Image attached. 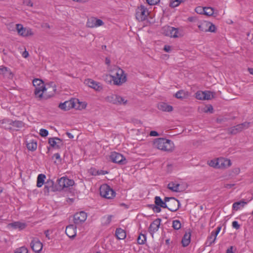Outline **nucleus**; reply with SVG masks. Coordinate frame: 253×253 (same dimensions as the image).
Segmentation results:
<instances>
[{"instance_id": "f257e3e1", "label": "nucleus", "mask_w": 253, "mask_h": 253, "mask_svg": "<svg viewBox=\"0 0 253 253\" xmlns=\"http://www.w3.org/2000/svg\"><path fill=\"white\" fill-rule=\"evenodd\" d=\"M154 148L166 152H171L174 149V144L171 140L161 137L156 138L153 142Z\"/></svg>"}, {"instance_id": "f03ea898", "label": "nucleus", "mask_w": 253, "mask_h": 253, "mask_svg": "<svg viewBox=\"0 0 253 253\" xmlns=\"http://www.w3.org/2000/svg\"><path fill=\"white\" fill-rule=\"evenodd\" d=\"M111 74L107 75V77L112 79L115 85H121L126 81V77L124 71L117 66H114L113 70L110 71Z\"/></svg>"}, {"instance_id": "7ed1b4c3", "label": "nucleus", "mask_w": 253, "mask_h": 253, "mask_svg": "<svg viewBox=\"0 0 253 253\" xmlns=\"http://www.w3.org/2000/svg\"><path fill=\"white\" fill-rule=\"evenodd\" d=\"M33 84L35 87L34 95L35 97L39 100H42L45 84L42 80L39 79L33 80Z\"/></svg>"}, {"instance_id": "20e7f679", "label": "nucleus", "mask_w": 253, "mask_h": 253, "mask_svg": "<svg viewBox=\"0 0 253 253\" xmlns=\"http://www.w3.org/2000/svg\"><path fill=\"white\" fill-rule=\"evenodd\" d=\"M105 100L107 102L116 105H125L127 102L125 97L114 94L108 95L105 97Z\"/></svg>"}, {"instance_id": "39448f33", "label": "nucleus", "mask_w": 253, "mask_h": 253, "mask_svg": "<svg viewBox=\"0 0 253 253\" xmlns=\"http://www.w3.org/2000/svg\"><path fill=\"white\" fill-rule=\"evenodd\" d=\"M100 194L102 197L106 199H112L116 195L114 190L107 184H103L100 186Z\"/></svg>"}, {"instance_id": "423d86ee", "label": "nucleus", "mask_w": 253, "mask_h": 253, "mask_svg": "<svg viewBox=\"0 0 253 253\" xmlns=\"http://www.w3.org/2000/svg\"><path fill=\"white\" fill-rule=\"evenodd\" d=\"M149 15V10L144 5H141L136 9V18L139 21H143L146 20Z\"/></svg>"}, {"instance_id": "0eeeda50", "label": "nucleus", "mask_w": 253, "mask_h": 253, "mask_svg": "<svg viewBox=\"0 0 253 253\" xmlns=\"http://www.w3.org/2000/svg\"><path fill=\"white\" fill-rule=\"evenodd\" d=\"M58 187L57 190H63L74 185L75 182L73 180L70 179L66 176H63L57 179Z\"/></svg>"}, {"instance_id": "6e6552de", "label": "nucleus", "mask_w": 253, "mask_h": 253, "mask_svg": "<svg viewBox=\"0 0 253 253\" xmlns=\"http://www.w3.org/2000/svg\"><path fill=\"white\" fill-rule=\"evenodd\" d=\"M163 33L166 36L171 38H176L182 36V33L179 32L178 28L169 26H166L163 28Z\"/></svg>"}, {"instance_id": "1a4fd4ad", "label": "nucleus", "mask_w": 253, "mask_h": 253, "mask_svg": "<svg viewBox=\"0 0 253 253\" xmlns=\"http://www.w3.org/2000/svg\"><path fill=\"white\" fill-rule=\"evenodd\" d=\"M110 158L112 162L119 165H124L127 163L126 158L123 155L116 152L111 153Z\"/></svg>"}, {"instance_id": "9d476101", "label": "nucleus", "mask_w": 253, "mask_h": 253, "mask_svg": "<svg viewBox=\"0 0 253 253\" xmlns=\"http://www.w3.org/2000/svg\"><path fill=\"white\" fill-rule=\"evenodd\" d=\"M56 90V86L54 83H51L46 84L44 89L43 99H47L53 96Z\"/></svg>"}, {"instance_id": "9b49d317", "label": "nucleus", "mask_w": 253, "mask_h": 253, "mask_svg": "<svg viewBox=\"0 0 253 253\" xmlns=\"http://www.w3.org/2000/svg\"><path fill=\"white\" fill-rule=\"evenodd\" d=\"M165 201L168 202L166 208L171 211H176L179 208V201L174 198L166 197Z\"/></svg>"}, {"instance_id": "f8f14e48", "label": "nucleus", "mask_w": 253, "mask_h": 253, "mask_svg": "<svg viewBox=\"0 0 253 253\" xmlns=\"http://www.w3.org/2000/svg\"><path fill=\"white\" fill-rule=\"evenodd\" d=\"M250 123L248 122H244L242 124H239L229 128L228 132L232 134H236L248 128L250 126Z\"/></svg>"}, {"instance_id": "ddd939ff", "label": "nucleus", "mask_w": 253, "mask_h": 253, "mask_svg": "<svg viewBox=\"0 0 253 253\" xmlns=\"http://www.w3.org/2000/svg\"><path fill=\"white\" fill-rule=\"evenodd\" d=\"M16 30L18 34L22 37H28L33 36L34 33L30 28H24L23 25L20 24L16 25Z\"/></svg>"}, {"instance_id": "4468645a", "label": "nucleus", "mask_w": 253, "mask_h": 253, "mask_svg": "<svg viewBox=\"0 0 253 253\" xmlns=\"http://www.w3.org/2000/svg\"><path fill=\"white\" fill-rule=\"evenodd\" d=\"M48 143L52 148L55 149H60L63 146L62 140L56 137L49 138Z\"/></svg>"}, {"instance_id": "2eb2a0df", "label": "nucleus", "mask_w": 253, "mask_h": 253, "mask_svg": "<svg viewBox=\"0 0 253 253\" xmlns=\"http://www.w3.org/2000/svg\"><path fill=\"white\" fill-rule=\"evenodd\" d=\"M76 102L77 101L75 99H71L64 103H60L59 105V107L65 111L69 110L71 108H76Z\"/></svg>"}, {"instance_id": "dca6fc26", "label": "nucleus", "mask_w": 253, "mask_h": 253, "mask_svg": "<svg viewBox=\"0 0 253 253\" xmlns=\"http://www.w3.org/2000/svg\"><path fill=\"white\" fill-rule=\"evenodd\" d=\"M30 245L33 251L36 253H40L43 247L42 244L38 238H33Z\"/></svg>"}, {"instance_id": "f3484780", "label": "nucleus", "mask_w": 253, "mask_h": 253, "mask_svg": "<svg viewBox=\"0 0 253 253\" xmlns=\"http://www.w3.org/2000/svg\"><path fill=\"white\" fill-rule=\"evenodd\" d=\"M84 84L89 87L93 88L96 91H100L103 88L102 86L99 83L95 82L90 79L85 80Z\"/></svg>"}, {"instance_id": "a211bd4d", "label": "nucleus", "mask_w": 253, "mask_h": 253, "mask_svg": "<svg viewBox=\"0 0 253 253\" xmlns=\"http://www.w3.org/2000/svg\"><path fill=\"white\" fill-rule=\"evenodd\" d=\"M104 24V22L101 19L95 17H91L88 19L86 25L88 27L94 28L101 26Z\"/></svg>"}, {"instance_id": "6ab92c4d", "label": "nucleus", "mask_w": 253, "mask_h": 253, "mask_svg": "<svg viewBox=\"0 0 253 253\" xmlns=\"http://www.w3.org/2000/svg\"><path fill=\"white\" fill-rule=\"evenodd\" d=\"M87 214L84 211L76 213L74 216V222L75 224H80L85 221Z\"/></svg>"}, {"instance_id": "aec40b11", "label": "nucleus", "mask_w": 253, "mask_h": 253, "mask_svg": "<svg viewBox=\"0 0 253 253\" xmlns=\"http://www.w3.org/2000/svg\"><path fill=\"white\" fill-rule=\"evenodd\" d=\"M27 226L26 223L20 221H15L12 223L8 224L7 228L8 229L12 228L13 229H18L22 230L25 229Z\"/></svg>"}, {"instance_id": "412c9836", "label": "nucleus", "mask_w": 253, "mask_h": 253, "mask_svg": "<svg viewBox=\"0 0 253 253\" xmlns=\"http://www.w3.org/2000/svg\"><path fill=\"white\" fill-rule=\"evenodd\" d=\"M218 169H225L231 166L230 160L224 158H217Z\"/></svg>"}, {"instance_id": "4be33fe9", "label": "nucleus", "mask_w": 253, "mask_h": 253, "mask_svg": "<svg viewBox=\"0 0 253 253\" xmlns=\"http://www.w3.org/2000/svg\"><path fill=\"white\" fill-rule=\"evenodd\" d=\"M161 219L160 218H157L151 223L149 229L151 233L153 234L158 230L161 224Z\"/></svg>"}, {"instance_id": "5701e85b", "label": "nucleus", "mask_w": 253, "mask_h": 253, "mask_svg": "<svg viewBox=\"0 0 253 253\" xmlns=\"http://www.w3.org/2000/svg\"><path fill=\"white\" fill-rule=\"evenodd\" d=\"M54 185V181L52 180H48L45 183V185L43 189V192L45 194H48L49 191L50 190L55 191L57 190L56 189L54 188L53 187Z\"/></svg>"}, {"instance_id": "b1692460", "label": "nucleus", "mask_w": 253, "mask_h": 253, "mask_svg": "<svg viewBox=\"0 0 253 253\" xmlns=\"http://www.w3.org/2000/svg\"><path fill=\"white\" fill-rule=\"evenodd\" d=\"M76 227L74 225H69L67 226L65 230L67 235L71 238L76 236Z\"/></svg>"}, {"instance_id": "393cba45", "label": "nucleus", "mask_w": 253, "mask_h": 253, "mask_svg": "<svg viewBox=\"0 0 253 253\" xmlns=\"http://www.w3.org/2000/svg\"><path fill=\"white\" fill-rule=\"evenodd\" d=\"M158 108L163 112H170L172 111L173 107L165 102H160L158 104Z\"/></svg>"}, {"instance_id": "a878e982", "label": "nucleus", "mask_w": 253, "mask_h": 253, "mask_svg": "<svg viewBox=\"0 0 253 253\" xmlns=\"http://www.w3.org/2000/svg\"><path fill=\"white\" fill-rule=\"evenodd\" d=\"M189 93L184 90H180L175 94V97L178 99H183L187 98Z\"/></svg>"}, {"instance_id": "bb28decb", "label": "nucleus", "mask_w": 253, "mask_h": 253, "mask_svg": "<svg viewBox=\"0 0 253 253\" xmlns=\"http://www.w3.org/2000/svg\"><path fill=\"white\" fill-rule=\"evenodd\" d=\"M191 241V233L190 232H186L184 234L182 241L181 243L182 244V245L183 247H187L189 243H190Z\"/></svg>"}, {"instance_id": "cd10ccee", "label": "nucleus", "mask_w": 253, "mask_h": 253, "mask_svg": "<svg viewBox=\"0 0 253 253\" xmlns=\"http://www.w3.org/2000/svg\"><path fill=\"white\" fill-rule=\"evenodd\" d=\"M180 184L176 182H171L168 185V188L173 192H179Z\"/></svg>"}, {"instance_id": "c85d7f7f", "label": "nucleus", "mask_w": 253, "mask_h": 253, "mask_svg": "<svg viewBox=\"0 0 253 253\" xmlns=\"http://www.w3.org/2000/svg\"><path fill=\"white\" fill-rule=\"evenodd\" d=\"M167 202L165 201V199H164V201H163L159 196H156L155 198V203L156 205L161 208H166V207H167Z\"/></svg>"}, {"instance_id": "c756f323", "label": "nucleus", "mask_w": 253, "mask_h": 253, "mask_svg": "<svg viewBox=\"0 0 253 253\" xmlns=\"http://www.w3.org/2000/svg\"><path fill=\"white\" fill-rule=\"evenodd\" d=\"M27 149L31 151H35L37 148V143L35 140H30L29 142H27Z\"/></svg>"}, {"instance_id": "7c9ffc66", "label": "nucleus", "mask_w": 253, "mask_h": 253, "mask_svg": "<svg viewBox=\"0 0 253 253\" xmlns=\"http://www.w3.org/2000/svg\"><path fill=\"white\" fill-rule=\"evenodd\" d=\"M46 178L44 174H40L38 175L37 181V186L38 187H41L44 183V180Z\"/></svg>"}, {"instance_id": "2f4dec72", "label": "nucleus", "mask_w": 253, "mask_h": 253, "mask_svg": "<svg viewBox=\"0 0 253 253\" xmlns=\"http://www.w3.org/2000/svg\"><path fill=\"white\" fill-rule=\"evenodd\" d=\"M116 236L119 240L124 239L126 237V232L121 228L117 229L116 231Z\"/></svg>"}, {"instance_id": "473e14b6", "label": "nucleus", "mask_w": 253, "mask_h": 253, "mask_svg": "<svg viewBox=\"0 0 253 253\" xmlns=\"http://www.w3.org/2000/svg\"><path fill=\"white\" fill-rule=\"evenodd\" d=\"M208 24H209V22L204 21L200 22L198 24V27L200 31L204 32H208Z\"/></svg>"}, {"instance_id": "72a5a7b5", "label": "nucleus", "mask_w": 253, "mask_h": 253, "mask_svg": "<svg viewBox=\"0 0 253 253\" xmlns=\"http://www.w3.org/2000/svg\"><path fill=\"white\" fill-rule=\"evenodd\" d=\"M246 204L247 202L243 201L235 202L232 205L233 210L238 211L241 207H243Z\"/></svg>"}, {"instance_id": "f704fd0d", "label": "nucleus", "mask_w": 253, "mask_h": 253, "mask_svg": "<svg viewBox=\"0 0 253 253\" xmlns=\"http://www.w3.org/2000/svg\"><path fill=\"white\" fill-rule=\"evenodd\" d=\"M214 234L215 233L212 231L210 236L208 237V241L207 242V244H208V246H210L214 243L217 236V235H215Z\"/></svg>"}, {"instance_id": "c9c22d12", "label": "nucleus", "mask_w": 253, "mask_h": 253, "mask_svg": "<svg viewBox=\"0 0 253 253\" xmlns=\"http://www.w3.org/2000/svg\"><path fill=\"white\" fill-rule=\"evenodd\" d=\"M76 108L77 109L82 110L86 108L87 104L85 102H80L78 99H76Z\"/></svg>"}, {"instance_id": "e433bc0d", "label": "nucleus", "mask_w": 253, "mask_h": 253, "mask_svg": "<svg viewBox=\"0 0 253 253\" xmlns=\"http://www.w3.org/2000/svg\"><path fill=\"white\" fill-rule=\"evenodd\" d=\"M113 216L111 215H108L103 217L102 219V222L104 225H107L110 223Z\"/></svg>"}, {"instance_id": "4c0bfd02", "label": "nucleus", "mask_w": 253, "mask_h": 253, "mask_svg": "<svg viewBox=\"0 0 253 253\" xmlns=\"http://www.w3.org/2000/svg\"><path fill=\"white\" fill-rule=\"evenodd\" d=\"M146 241V236L145 234L141 233L137 238V243L140 245L145 244Z\"/></svg>"}, {"instance_id": "58836bf2", "label": "nucleus", "mask_w": 253, "mask_h": 253, "mask_svg": "<svg viewBox=\"0 0 253 253\" xmlns=\"http://www.w3.org/2000/svg\"><path fill=\"white\" fill-rule=\"evenodd\" d=\"M204 14L208 16H212L214 13V9L211 7H204Z\"/></svg>"}, {"instance_id": "ea45409f", "label": "nucleus", "mask_w": 253, "mask_h": 253, "mask_svg": "<svg viewBox=\"0 0 253 253\" xmlns=\"http://www.w3.org/2000/svg\"><path fill=\"white\" fill-rule=\"evenodd\" d=\"M10 125L16 128H21L24 126V123L20 121H11Z\"/></svg>"}, {"instance_id": "a19ab883", "label": "nucleus", "mask_w": 253, "mask_h": 253, "mask_svg": "<svg viewBox=\"0 0 253 253\" xmlns=\"http://www.w3.org/2000/svg\"><path fill=\"white\" fill-rule=\"evenodd\" d=\"M8 73H11L10 69L3 65L0 66V74L5 75Z\"/></svg>"}, {"instance_id": "79ce46f5", "label": "nucleus", "mask_w": 253, "mask_h": 253, "mask_svg": "<svg viewBox=\"0 0 253 253\" xmlns=\"http://www.w3.org/2000/svg\"><path fill=\"white\" fill-rule=\"evenodd\" d=\"M214 97L213 93L210 91H204V100H210Z\"/></svg>"}, {"instance_id": "37998d69", "label": "nucleus", "mask_w": 253, "mask_h": 253, "mask_svg": "<svg viewBox=\"0 0 253 253\" xmlns=\"http://www.w3.org/2000/svg\"><path fill=\"white\" fill-rule=\"evenodd\" d=\"M172 227L175 230H178L181 228V224L179 220H174L172 221Z\"/></svg>"}, {"instance_id": "c03bdc74", "label": "nucleus", "mask_w": 253, "mask_h": 253, "mask_svg": "<svg viewBox=\"0 0 253 253\" xmlns=\"http://www.w3.org/2000/svg\"><path fill=\"white\" fill-rule=\"evenodd\" d=\"M195 97L198 100H204V91H198L195 93Z\"/></svg>"}, {"instance_id": "a18cd8bd", "label": "nucleus", "mask_w": 253, "mask_h": 253, "mask_svg": "<svg viewBox=\"0 0 253 253\" xmlns=\"http://www.w3.org/2000/svg\"><path fill=\"white\" fill-rule=\"evenodd\" d=\"M182 1H183V0H174L171 1L170 6L172 7H175L178 6Z\"/></svg>"}, {"instance_id": "49530a36", "label": "nucleus", "mask_w": 253, "mask_h": 253, "mask_svg": "<svg viewBox=\"0 0 253 253\" xmlns=\"http://www.w3.org/2000/svg\"><path fill=\"white\" fill-rule=\"evenodd\" d=\"M217 162H218L217 159H213V160H211L209 162V165L211 167H213L215 168H218Z\"/></svg>"}, {"instance_id": "de8ad7c7", "label": "nucleus", "mask_w": 253, "mask_h": 253, "mask_svg": "<svg viewBox=\"0 0 253 253\" xmlns=\"http://www.w3.org/2000/svg\"><path fill=\"white\" fill-rule=\"evenodd\" d=\"M28 251L26 248L22 247L19 249H17L15 253H28Z\"/></svg>"}, {"instance_id": "09e8293b", "label": "nucleus", "mask_w": 253, "mask_h": 253, "mask_svg": "<svg viewBox=\"0 0 253 253\" xmlns=\"http://www.w3.org/2000/svg\"><path fill=\"white\" fill-rule=\"evenodd\" d=\"M208 25V32H214L216 29L215 25L210 22Z\"/></svg>"}, {"instance_id": "8fccbe9b", "label": "nucleus", "mask_w": 253, "mask_h": 253, "mask_svg": "<svg viewBox=\"0 0 253 253\" xmlns=\"http://www.w3.org/2000/svg\"><path fill=\"white\" fill-rule=\"evenodd\" d=\"M195 12L200 14H204V7L201 6H197L195 9Z\"/></svg>"}, {"instance_id": "3c124183", "label": "nucleus", "mask_w": 253, "mask_h": 253, "mask_svg": "<svg viewBox=\"0 0 253 253\" xmlns=\"http://www.w3.org/2000/svg\"><path fill=\"white\" fill-rule=\"evenodd\" d=\"M40 135L42 137H46L48 135V131L47 130L43 128H41L40 130Z\"/></svg>"}, {"instance_id": "603ef678", "label": "nucleus", "mask_w": 253, "mask_h": 253, "mask_svg": "<svg viewBox=\"0 0 253 253\" xmlns=\"http://www.w3.org/2000/svg\"><path fill=\"white\" fill-rule=\"evenodd\" d=\"M146 1L149 5H153L157 4L160 0H146Z\"/></svg>"}, {"instance_id": "864d4df0", "label": "nucleus", "mask_w": 253, "mask_h": 253, "mask_svg": "<svg viewBox=\"0 0 253 253\" xmlns=\"http://www.w3.org/2000/svg\"><path fill=\"white\" fill-rule=\"evenodd\" d=\"M213 110V108L212 107V106L211 105H210V106H208L207 107H206L204 109V112H206V113H207V112H212Z\"/></svg>"}, {"instance_id": "5fc2aeb1", "label": "nucleus", "mask_w": 253, "mask_h": 253, "mask_svg": "<svg viewBox=\"0 0 253 253\" xmlns=\"http://www.w3.org/2000/svg\"><path fill=\"white\" fill-rule=\"evenodd\" d=\"M232 227L236 229H238L240 228V225L239 224L238 221H234L232 223Z\"/></svg>"}, {"instance_id": "6e6d98bb", "label": "nucleus", "mask_w": 253, "mask_h": 253, "mask_svg": "<svg viewBox=\"0 0 253 253\" xmlns=\"http://www.w3.org/2000/svg\"><path fill=\"white\" fill-rule=\"evenodd\" d=\"M53 158L55 159L58 162H61V161L60 155L59 153L54 154L53 156Z\"/></svg>"}, {"instance_id": "4d7b16f0", "label": "nucleus", "mask_w": 253, "mask_h": 253, "mask_svg": "<svg viewBox=\"0 0 253 253\" xmlns=\"http://www.w3.org/2000/svg\"><path fill=\"white\" fill-rule=\"evenodd\" d=\"M23 3L27 6H32L33 3L31 2L30 0H24Z\"/></svg>"}, {"instance_id": "13d9d810", "label": "nucleus", "mask_w": 253, "mask_h": 253, "mask_svg": "<svg viewBox=\"0 0 253 253\" xmlns=\"http://www.w3.org/2000/svg\"><path fill=\"white\" fill-rule=\"evenodd\" d=\"M150 136H158L159 135V133L155 130H152L150 132Z\"/></svg>"}, {"instance_id": "bf43d9fd", "label": "nucleus", "mask_w": 253, "mask_h": 253, "mask_svg": "<svg viewBox=\"0 0 253 253\" xmlns=\"http://www.w3.org/2000/svg\"><path fill=\"white\" fill-rule=\"evenodd\" d=\"M153 211L156 212H160L161 211V207L158 206H155L153 208Z\"/></svg>"}, {"instance_id": "052dcab7", "label": "nucleus", "mask_w": 253, "mask_h": 253, "mask_svg": "<svg viewBox=\"0 0 253 253\" xmlns=\"http://www.w3.org/2000/svg\"><path fill=\"white\" fill-rule=\"evenodd\" d=\"M164 49L166 52H169L171 51V47L169 45H166Z\"/></svg>"}, {"instance_id": "680f3d73", "label": "nucleus", "mask_w": 253, "mask_h": 253, "mask_svg": "<svg viewBox=\"0 0 253 253\" xmlns=\"http://www.w3.org/2000/svg\"><path fill=\"white\" fill-rule=\"evenodd\" d=\"M221 230V227H218L217 228H216V230L215 231H212L215 234V235H217L218 234V233H219L220 231Z\"/></svg>"}, {"instance_id": "e2e57ef3", "label": "nucleus", "mask_w": 253, "mask_h": 253, "mask_svg": "<svg viewBox=\"0 0 253 253\" xmlns=\"http://www.w3.org/2000/svg\"><path fill=\"white\" fill-rule=\"evenodd\" d=\"M29 56V53L26 50H25L22 53V56L24 58H27Z\"/></svg>"}, {"instance_id": "0e129e2a", "label": "nucleus", "mask_w": 253, "mask_h": 253, "mask_svg": "<svg viewBox=\"0 0 253 253\" xmlns=\"http://www.w3.org/2000/svg\"><path fill=\"white\" fill-rule=\"evenodd\" d=\"M226 253H233V247H230L227 250Z\"/></svg>"}, {"instance_id": "69168bd1", "label": "nucleus", "mask_w": 253, "mask_h": 253, "mask_svg": "<svg viewBox=\"0 0 253 253\" xmlns=\"http://www.w3.org/2000/svg\"><path fill=\"white\" fill-rule=\"evenodd\" d=\"M66 134L67 135L68 137L69 138H71V139H72V138H74V135H73L72 133H70V132H67L66 133Z\"/></svg>"}, {"instance_id": "338daca9", "label": "nucleus", "mask_w": 253, "mask_h": 253, "mask_svg": "<svg viewBox=\"0 0 253 253\" xmlns=\"http://www.w3.org/2000/svg\"><path fill=\"white\" fill-rule=\"evenodd\" d=\"M196 18L194 17H189L188 18V20L190 22H194Z\"/></svg>"}, {"instance_id": "774afa93", "label": "nucleus", "mask_w": 253, "mask_h": 253, "mask_svg": "<svg viewBox=\"0 0 253 253\" xmlns=\"http://www.w3.org/2000/svg\"><path fill=\"white\" fill-rule=\"evenodd\" d=\"M110 62H111L109 58H106L105 59L106 64L109 65L110 64Z\"/></svg>"}]
</instances>
